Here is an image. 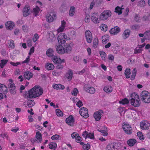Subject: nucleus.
<instances>
[{
  "label": "nucleus",
  "instance_id": "ddd939ff",
  "mask_svg": "<svg viewBox=\"0 0 150 150\" xmlns=\"http://www.w3.org/2000/svg\"><path fill=\"white\" fill-rule=\"evenodd\" d=\"M103 113V111L102 110L96 112L94 114V117L96 120L97 121L100 120Z\"/></svg>",
  "mask_w": 150,
  "mask_h": 150
},
{
  "label": "nucleus",
  "instance_id": "a878e982",
  "mask_svg": "<svg viewBox=\"0 0 150 150\" xmlns=\"http://www.w3.org/2000/svg\"><path fill=\"white\" fill-rule=\"evenodd\" d=\"M66 24V22L64 21H61V26L57 30L58 33L62 32L64 30Z\"/></svg>",
  "mask_w": 150,
  "mask_h": 150
},
{
  "label": "nucleus",
  "instance_id": "f257e3e1",
  "mask_svg": "<svg viewBox=\"0 0 150 150\" xmlns=\"http://www.w3.org/2000/svg\"><path fill=\"white\" fill-rule=\"evenodd\" d=\"M43 91V90L40 86H35L28 91V96L30 98L39 97L42 94Z\"/></svg>",
  "mask_w": 150,
  "mask_h": 150
},
{
  "label": "nucleus",
  "instance_id": "0eeeda50",
  "mask_svg": "<svg viewBox=\"0 0 150 150\" xmlns=\"http://www.w3.org/2000/svg\"><path fill=\"white\" fill-rule=\"evenodd\" d=\"M67 37V36L64 33L59 34L58 37V42L62 44H64L66 42Z\"/></svg>",
  "mask_w": 150,
  "mask_h": 150
},
{
  "label": "nucleus",
  "instance_id": "aec40b11",
  "mask_svg": "<svg viewBox=\"0 0 150 150\" xmlns=\"http://www.w3.org/2000/svg\"><path fill=\"white\" fill-rule=\"evenodd\" d=\"M84 89L87 92L91 94H94L95 92V89L93 87H87L85 86Z\"/></svg>",
  "mask_w": 150,
  "mask_h": 150
},
{
  "label": "nucleus",
  "instance_id": "6e6552de",
  "mask_svg": "<svg viewBox=\"0 0 150 150\" xmlns=\"http://www.w3.org/2000/svg\"><path fill=\"white\" fill-rule=\"evenodd\" d=\"M140 125L141 129L146 130L149 129L150 123L146 120H143L140 122Z\"/></svg>",
  "mask_w": 150,
  "mask_h": 150
},
{
  "label": "nucleus",
  "instance_id": "6ab92c4d",
  "mask_svg": "<svg viewBox=\"0 0 150 150\" xmlns=\"http://www.w3.org/2000/svg\"><path fill=\"white\" fill-rule=\"evenodd\" d=\"M55 16V15L52 13L47 14L46 16L47 21L49 22H52Z\"/></svg>",
  "mask_w": 150,
  "mask_h": 150
},
{
  "label": "nucleus",
  "instance_id": "4468645a",
  "mask_svg": "<svg viewBox=\"0 0 150 150\" xmlns=\"http://www.w3.org/2000/svg\"><path fill=\"white\" fill-rule=\"evenodd\" d=\"M82 135L85 139L89 138L91 139H93L94 138L93 133L88 132L86 131L83 132Z\"/></svg>",
  "mask_w": 150,
  "mask_h": 150
},
{
  "label": "nucleus",
  "instance_id": "69168bd1",
  "mask_svg": "<svg viewBox=\"0 0 150 150\" xmlns=\"http://www.w3.org/2000/svg\"><path fill=\"white\" fill-rule=\"evenodd\" d=\"M98 131L101 132L102 133V135L103 136H107L108 135V134L107 132L105 130H102L101 129L98 130Z\"/></svg>",
  "mask_w": 150,
  "mask_h": 150
},
{
  "label": "nucleus",
  "instance_id": "7ed1b4c3",
  "mask_svg": "<svg viewBox=\"0 0 150 150\" xmlns=\"http://www.w3.org/2000/svg\"><path fill=\"white\" fill-rule=\"evenodd\" d=\"M52 61L55 64H61L62 63H64L65 60L64 59H62L60 57L57 55H54L52 57ZM57 69H62L63 66L61 65H58L57 66Z\"/></svg>",
  "mask_w": 150,
  "mask_h": 150
},
{
  "label": "nucleus",
  "instance_id": "a211bd4d",
  "mask_svg": "<svg viewBox=\"0 0 150 150\" xmlns=\"http://www.w3.org/2000/svg\"><path fill=\"white\" fill-rule=\"evenodd\" d=\"M35 141L38 143L41 142L42 140V134L39 131H37L35 135Z\"/></svg>",
  "mask_w": 150,
  "mask_h": 150
},
{
  "label": "nucleus",
  "instance_id": "4d7b16f0",
  "mask_svg": "<svg viewBox=\"0 0 150 150\" xmlns=\"http://www.w3.org/2000/svg\"><path fill=\"white\" fill-rule=\"evenodd\" d=\"M137 135L140 140H142L144 139V137L142 133L141 132H138L137 133Z\"/></svg>",
  "mask_w": 150,
  "mask_h": 150
},
{
  "label": "nucleus",
  "instance_id": "9d476101",
  "mask_svg": "<svg viewBox=\"0 0 150 150\" xmlns=\"http://www.w3.org/2000/svg\"><path fill=\"white\" fill-rule=\"evenodd\" d=\"M99 16L98 14L96 13H93L91 16V19L92 21L95 24L99 23L100 19L98 18Z\"/></svg>",
  "mask_w": 150,
  "mask_h": 150
},
{
  "label": "nucleus",
  "instance_id": "f03ea898",
  "mask_svg": "<svg viewBox=\"0 0 150 150\" xmlns=\"http://www.w3.org/2000/svg\"><path fill=\"white\" fill-rule=\"evenodd\" d=\"M131 99L130 102L131 105L134 107L139 106L140 104V99L139 95L135 93H133L131 95Z\"/></svg>",
  "mask_w": 150,
  "mask_h": 150
},
{
  "label": "nucleus",
  "instance_id": "0e129e2a",
  "mask_svg": "<svg viewBox=\"0 0 150 150\" xmlns=\"http://www.w3.org/2000/svg\"><path fill=\"white\" fill-rule=\"evenodd\" d=\"M143 50L142 49L139 48L137 47L134 49V53L137 54L141 53Z\"/></svg>",
  "mask_w": 150,
  "mask_h": 150
},
{
  "label": "nucleus",
  "instance_id": "412c9836",
  "mask_svg": "<svg viewBox=\"0 0 150 150\" xmlns=\"http://www.w3.org/2000/svg\"><path fill=\"white\" fill-rule=\"evenodd\" d=\"M120 31V29L118 27H115L114 28H112L110 31V34L113 35L117 34Z\"/></svg>",
  "mask_w": 150,
  "mask_h": 150
},
{
  "label": "nucleus",
  "instance_id": "4c0bfd02",
  "mask_svg": "<svg viewBox=\"0 0 150 150\" xmlns=\"http://www.w3.org/2000/svg\"><path fill=\"white\" fill-rule=\"evenodd\" d=\"M75 8L74 6H71L70 7L69 13V14L70 16H74L75 13Z\"/></svg>",
  "mask_w": 150,
  "mask_h": 150
},
{
  "label": "nucleus",
  "instance_id": "a18cd8bd",
  "mask_svg": "<svg viewBox=\"0 0 150 150\" xmlns=\"http://www.w3.org/2000/svg\"><path fill=\"white\" fill-rule=\"evenodd\" d=\"M107 150H115V146L114 144H108L107 146Z\"/></svg>",
  "mask_w": 150,
  "mask_h": 150
},
{
  "label": "nucleus",
  "instance_id": "bb28decb",
  "mask_svg": "<svg viewBox=\"0 0 150 150\" xmlns=\"http://www.w3.org/2000/svg\"><path fill=\"white\" fill-rule=\"evenodd\" d=\"M54 51L52 48H49L47 49L46 51V54L49 57H52L54 55Z\"/></svg>",
  "mask_w": 150,
  "mask_h": 150
},
{
  "label": "nucleus",
  "instance_id": "dca6fc26",
  "mask_svg": "<svg viewBox=\"0 0 150 150\" xmlns=\"http://www.w3.org/2000/svg\"><path fill=\"white\" fill-rule=\"evenodd\" d=\"M30 12V9L29 6H26L23 8V13L24 16H26L28 15Z\"/></svg>",
  "mask_w": 150,
  "mask_h": 150
},
{
  "label": "nucleus",
  "instance_id": "c85d7f7f",
  "mask_svg": "<svg viewBox=\"0 0 150 150\" xmlns=\"http://www.w3.org/2000/svg\"><path fill=\"white\" fill-rule=\"evenodd\" d=\"M103 90L106 93H109L112 92V88L111 86L107 85L104 87Z\"/></svg>",
  "mask_w": 150,
  "mask_h": 150
},
{
  "label": "nucleus",
  "instance_id": "c03bdc74",
  "mask_svg": "<svg viewBox=\"0 0 150 150\" xmlns=\"http://www.w3.org/2000/svg\"><path fill=\"white\" fill-rule=\"evenodd\" d=\"M8 60L5 59H2L1 60V63L0 64V66L1 68H3L4 66L6 65L7 62Z\"/></svg>",
  "mask_w": 150,
  "mask_h": 150
},
{
  "label": "nucleus",
  "instance_id": "603ef678",
  "mask_svg": "<svg viewBox=\"0 0 150 150\" xmlns=\"http://www.w3.org/2000/svg\"><path fill=\"white\" fill-rule=\"evenodd\" d=\"M82 148L83 150H88L90 148L91 146L89 144L87 143V144H83Z\"/></svg>",
  "mask_w": 150,
  "mask_h": 150
},
{
  "label": "nucleus",
  "instance_id": "b1692460",
  "mask_svg": "<svg viewBox=\"0 0 150 150\" xmlns=\"http://www.w3.org/2000/svg\"><path fill=\"white\" fill-rule=\"evenodd\" d=\"M24 76L25 79H27L29 80L30 79L32 78L33 74L30 71H27L24 72Z\"/></svg>",
  "mask_w": 150,
  "mask_h": 150
},
{
  "label": "nucleus",
  "instance_id": "c756f323",
  "mask_svg": "<svg viewBox=\"0 0 150 150\" xmlns=\"http://www.w3.org/2000/svg\"><path fill=\"white\" fill-rule=\"evenodd\" d=\"M65 53H69L72 50V47L69 44L66 43L64 45Z\"/></svg>",
  "mask_w": 150,
  "mask_h": 150
},
{
  "label": "nucleus",
  "instance_id": "bf43d9fd",
  "mask_svg": "<svg viewBox=\"0 0 150 150\" xmlns=\"http://www.w3.org/2000/svg\"><path fill=\"white\" fill-rule=\"evenodd\" d=\"M90 16L88 14L86 15L85 16L84 21L86 23H88L90 22Z\"/></svg>",
  "mask_w": 150,
  "mask_h": 150
},
{
  "label": "nucleus",
  "instance_id": "20e7f679",
  "mask_svg": "<svg viewBox=\"0 0 150 150\" xmlns=\"http://www.w3.org/2000/svg\"><path fill=\"white\" fill-rule=\"evenodd\" d=\"M141 98L144 102L149 103L150 102V93L146 91H143L141 93Z\"/></svg>",
  "mask_w": 150,
  "mask_h": 150
},
{
  "label": "nucleus",
  "instance_id": "774afa93",
  "mask_svg": "<svg viewBox=\"0 0 150 150\" xmlns=\"http://www.w3.org/2000/svg\"><path fill=\"white\" fill-rule=\"evenodd\" d=\"M79 136V134L76 132H74L71 134V137L72 139H76Z\"/></svg>",
  "mask_w": 150,
  "mask_h": 150
},
{
  "label": "nucleus",
  "instance_id": "2eb2a0df",
  "mask_svg": "<svg viewBox=\"0 0 150 150\" xmlns=\"http://www.w3.org/2000/svg\"><path fill=\"white\" fill-rule=\"evenodd\" d=\"M57 53L59 54H63L65 53V48L63 46L59 45L57 46L56 48Z\"/></svg>",
  "mask_w": 150,
  "mask_h": 150
},
{
  "label": "nucleus",
  "instance_id": "72a5a7b5",
  "mask_svg": "<svg viewBox=\"0 0 150 150\" xmlns=\"http://www.w3.org/2000/svg\"><path fill=\"white\" fill-rule=\"evenodd\" d=\"M73 72L71 70H69L66 74V78L69 80L70 81L72 77Z\"/></svg>",
  "mask_w": 150,
  "mask_h": 150
},
{
  "label": "nucleus",
  "instance_id": "49530a36",
  "mask_svg": "<svg viewBox=\"0 0 150 150\" xmlns=\"http://www.w3.org/2000/svg\"><path fill=\"white\" fill-rule=\"evenodd\" d=\"M144 35L146 40H150V30L144 32Z\"/></svg>",
  "mask_w": 150,
  "mask_h": 150
},
{
  "label": "nucleus",
  "instance_id": "5fc2aeb1",
  "mask_svg": "<svg viewBox=\"0 0 150 150\" xmlns=\"http://www.w3.org/2000/svg\"><path fill=\"white\" fill-rule=\"evenodd\" d=\"M35 102L33 100H29L27 103V105L29 107H31L34 106L35 105Z\"/></svg>",
  "mask_w": 150,
  "mask_h": 150
},
{
  "label": "nucleus",
  "instance_id": "ea45409f",
  "mask_svg": "<svg viewBox=\"0 0 150 150\" xmlns=\"http://www.w3.org/2000/svg\"><path fill=\"white\" fill-rule=\"evenodd\" d=\"M49 147L51 149L54 150L57 147V144L55 143L51 142L48 144Z\"/></svg>",
  "mask_w": 150,
  "mask_h": 150
},
{
  "label": "nucleus",
  "instance_id": "338daca9",
  "mask_svg": "<svg viewBox=\"0 0 150 150\" xmlns=\"http://www.w3.org/2000/svg\"><path fill=\"white\" fill-rule=\"evenodd\" d=\"M79 92L78 89L76 88H74L71 92V94L73 95L76 96Z\"/></svg>",
  "mask_w": 150,
  "mask_h": 150
},
{
  "label": "nucleus",
  "instance_id": "8fccbe9b",
  "mask_svg": "<svg viewBox=\"0 0 150 150\" xmlns=\"http://www.w3.org/2000/svg\"><path fill=\"white\" fill-rule=\"evenodd\" d=\"M98 40L97 38H95L93 41V47L94 48H96L98 45Z\"/></svg>",
  "mask_w": 150,
  "mask_h": 150
},
{
  "label": "nucleus",
  "instance_id": "6e6d98bb",
  "mask_svg": "<svg viewBox=\"0 0 150 150\" xmlns=\"http://www.w3.org/2000/svg\"><path fill=\"white\" fill-rule=\"evenodd\" d=\"M54 35L52 33H50L49 38L48 39L50 42H52L54 40Z\"/></svg>",
  "mask_w": 150,
  "mask_h": 150
},
{
  "label": "nucleus",
  "instance_id": "a19ab883",
  "mask_svg": "<svg viewBox=\"0 0 150 150\" xmlns=\"http://www.w3.org/2000/svg\"><path fill=\"white\" fill-rule=\"evenodd\" d=\"M55 112L56 115L58 117H62L63 116V113L60 109H56Z\"/></svg>",
  "mask_w": 150,
  "mask_h": 150
},
{
  "label": "nucleus",
  "instance_id": "7c9ffc66",
  "mask_svg": "<svg viewBox=\"0 0 150 150\" xmlns=\"http://www.w3.org/2000/svg\"><path fill=\"white\" fill-rule=\"evenodd\" d=\"M130 30L129 29H127L122 34V37L124 39H126L129 36Z\"/></svg>",
  "mask_w": 150,
  "mask_h": 150
},
{
  "label": "nucleus",
  "instance_id": "f8f14e48",
  "mask_svg": "<svg viewBox=\"0 0 150 150\" xmlns=\"http://www.w3.org/2000/svg\"><path fill=\"white\" fill-rule=\"evenodd\" d=\"M88 110L86 108L82 107L79 110V113L82 116L85 118H87L89 116L88 114Z\"/></svg>",
  "mask_w": 150,
  "mask_h": 150
},
{
  "label": "nucleus",
  "instance_id": "58836bf2",
  "mask_svg": "<svg viewBox=\"0 0 150 150\" xmlns=\"http://www.w3.org/2000/svg\"><path fill=\"white\" fill-rule=\"evenodd\" d=\"M122 7L123 6H122L120 8L119 6H117L115 8V12L119 15L121 14L122 13V10L123 9V8H122Z\"/></svg>",
  "mask_w": 150,
  "mask_h": 150
},
{
  "label": "nucleus",
  "instance_id": "680f3d73",
  "mask_svg": "<svg viewBox=\"0 0 150 150\" xmlns=\"http://www.w3.org/2000/svg\"><path fill=\"white\" fill-rule=\"evenodd\" d=\"M39 37L38 34L37 33H35L34 35V36L33 38V40L34 42H36L37 40L39 39Z\"/></svg>",
  "mask_w": 150,
  "mask_h": 150
},
{
  "label": "nucleus",
  "instance_id": "e433bc0d",
  "mask_svg": "<svg viewBox=\"0 0 150 150\" xmlns=\"http://www.w3.org/2000/svg\"><path fill=\"white\" fill-rule=\"evenodd\" d=\"M130 70V69L128 68H127L125 71V74L127 79H129L130 77L131 72Z\"/></svg>",
  "mask_w": 150,
  "mask_h": 150
},
{
  "label": "nucleus",
  "instance_id": "4be33fe9",
  "mask_svg": "<svg viewBox=\"0 0 150 150\" xmlns=\"http://www.w3.org/2000/svg\"><path fill=\"white\" fill-rule=\"evenodd\" d=\"M52 87L55 89H56L59 90H62L64 89V86L62 84H54L52 85Z\"/></svg>",
  "mask_w": 150,
  "mask_h": 150
},
{
  "label": "nucleus",
  "instance_id": "f704fd0d",
  "mask_svg": "<svg viewBox=\"0 0 150 150\" xmlns=\"http://www.w3.org/2000/svg\"><path fill=\"white\" fill-rule=\"evenodd\" d=\"M102 42L103 44H105L109 40V36L107 35H105L102 38Z\"/></svg>",
  "mask_w": 150,
  "mask_h": 150
},
{
  "label": "nucleus",
  "instance_id": "37998d69",
  "mask_svg": "<svg viewBox=\"0 0 150 150\" xmlns=\"http://www.w3.org/2000/svg\"><path fill=\"white\" fill-rule=\"evenodd\" d=\"M137 74V69H134L132 71V75L130 77V79L132 80L134 79Z\"/></svg>",
  "mask_w": 150,
  "mask_h": 150
},
{
  "label": "nucleus",
  "instance_id": "13d9d810",
  "mask_svg": "<svg viewBox=\"0 0 150 150\" xmlns=\"http://www.w3.org/2000/svg\"><path fill=\"white\" fill-rule=\"evenodd\" d=\"M138 5L141 7H144L145 5V2L144 0H141L138 2Z\"/></svg>",
  "mask_w": 150,
  "mask_h": 150
},
{
  "label": "nucleus",
  "instance_id": "39448f33",
  "mask_svg": "<svg viewBox=\"0 0 150 150\" xmlns=\"http://www.w3.org/2000/svg\"><path fill=\"white\" fill-rule=\"evenodd\" d=\"M111 14V12L108 10H105L100 15L99 17L101 20L105 21L110 17Z\"/></svg>",
  "mask_w": 150,
  "mask_h": 150
},
{
  "label": "nucleus",
  "instance_id": "9b49d317",
  "mask_svg": "<svg viewBox=\"0 0 150 150\" xmlns=\"http://www.w3.org/2000/svg\"><path fill=\"white\" fill-rule=\"evenodd\" d=\"M85 36L87 42L89 43H91L93 38L92 34L91 31L89 30H86L85 33Z\"/></svg>",
  "mask_w": 150,
  "mask_h": 150
},
{
  "label": "nucleus",
  "instance_id": "473e14b6",
  "mask_svg": "<svg viewBox=\"0 0 150 150\" xmlns=\"http://www.w3.org/2000/svg\"><path fill=\"white\" fill-rule=\"evenodd\" d=\"M8 47L11 49H13L15 47V44L13 40H12L8 41Z\"/></svg>",
  "mask_w": 150,
  "mask_h": 150
},
{
  "label": "nucleus",
  "instance_id": "2f4dec72",
  "mask_svg": "<svg viewBox=\"0 0 150 150\" xmlns=\"http://www.w3.org/2000/svg\"><path fill=\"white\" fill-rule=\"evenodd\" d=\"M40 8L38 6H36L33 8L32 12L35 16H36L40 11Z\"/></svg>",
  "mask_w": 150,
  "mask_h": 150
},
{
  "label": "nucleus",
  "instance_id": "864d4df0",
  "mask_svg": "<svg viewBox=\"0 0 150 150\" xmlns=\"http://www.w3.org/2000/svg\"><path fill=\"white\" fill-rule=\"evenodd\" d=\"M61 138L60 136L58 134H56L52 136L51 138L52 140H58L59 139Z\"/></svg>",
  "mask_w": 150,
  "mask_h": 150
},
{
  "label": "nucleus",
  "instance_id": "de8ad7c7",
  "mask_svg": "<svg viewBox=\"0 0 150 150\" xmlns=\"http://www.w3.org/2000/svg\"><path fill=\"white\" fill-rule=\"evenodd\" d=\"M100 54L103 60H105L106 59V54L105 52L103 51H100Z\"/></svg>",
  "mask_w": 150,
  "mask_h": 150
},
{
  "label": "nucleus",
  "instance_id": "052dcab7",
  "mask_svg": "<svg viewBox=\"0 0 150 150\" xmlns=\"http://www.w3.org/2000/svg\"><path fill=\"white\" fill-rule=\"evenodd\" d=\"M76 142L78 143H80L81 145H83L84 144L83 142H81V137L78 136V137L76 139Z\"/></svg>",
  "mask_w": 150,
  "mask_h": 150
},
{
  "label": "nucleus",
  "instance_id": "3c124183",
  "mask_svg": "<svg viewBox=\"0 0 150 150\" xmlns=\"http://www.w3.org/2000/svg\"><path fill=\"white\" fill-rule=\"evenodd\" d=\"M118 111L120 114H124L127 110H125L124 107H120L118 108Z\"/></svg>",
  "mask_w": 150,
  "mask_h": 150
},
{
  "label": "nucleus",
  "instance_id": "f3484780",
  "mask_svg": "<svg viewBox=\"0 0 150 150\" xmlns=\"http://www.w3.org/2000/svg\"><path fill=\"white\" fill-rule=\"evenodd\" d=\"M66 122L68 125L73 126L74 124V119L72 115H70L66 119Z\"/></svg>",
  "mask_w": 150,
  "mask_h": 150
},
{
  "label": "nucleus",
  "instance_id": "1a4fd4ad",
  "mask_svg": "<svg viewBox=\"0 0 150 150\" xmlns=\"http://www.w3.org/2000/svg\"><path fill=\"white\" fill-rule=\"evenodd\" d=\"M122 128L126 134H131L132 133V127L129 124H125L123 126Z\"/></svg>",
  "mask_w": 150,
  "mask_h": 150
},
{
  "label": "nucleus",
  "instance_id": "393cba45",
  "mask_svg": "<svg viewBox=\"0 0 150 150\" xmlns=\"http://www.w3.org/2000/svg\"><path fill=\"white\" fill-rule=\"evenodd\" d=\"M0 92L6 94L7 93V88L5 85L0 83Z\"/></svg>",
  "mask_w": 150,
  "mask_h": 150
},
{
  "label": "nucleus",
  "instance_id": "09e8293b",
  "mask_svg": "<svg viewBox=\"0 0 150 150\" xmlns=\"http://www.w3.org/2000/svg\"><path fill=\"white\" fill-rule=\"evenodd\" d=\"M100 29L102 31H106L107 30V26L105 24H102L100 26Z\"/></svg>",
  "mask_w": 150,
  "mask_h": 150
},
{
  "label": "nucleus",
  "instance_id": "cd10ccee",
  "mask_svg": "<svg viewBox=\"0 0 150 150\" xmlns=\"http://www.w3.org/2000/svg\"><path fill=\"white\" fill-rule=\"evenodd\" d=\"M45 67L48 70H53L54 67V65L51 63H47L45 64Z\"/></svg>",
  "mask_w": 150,
  "mask_h": 150
},
{
  "label": "nucleus",
  "instance_id": "e2e57ef3",
  "mask_svg": "<svg viewBox=\"0 0 150 150\" xmlns=\"http://www.w3.org/2000/svg\"><path fill=\"white\" fill-rule=\"evenodd\" d=\"M61 71H58L57 70H54L52 72V74L54 76H58L60 75Z\"/></svg>",
  "mask_w": 150,
  "mask_h": 150
},
{
  "label": "nucleus",
  "instance_id": "423d86ee",
  "mask_svg": "<svg viewBox=\"0 0 150 150\" xmlns=\"http://www.w3.org/2000/svg\"><path fill=\"white\" fill-rule=\"evenodd\" d=\"M8 83L11 93L15 94L16 93V87L15 84L13 82V80L11 79H9L8 81Z\"/></svg>",
  "mask_w": 150,
  "mask_h": 150
},
{
  "label": "nucleus",
  "instance_id": "c9c22d12",
  "mask_svg": "<svg viewBox=\"0 0 150 150\" xmlns=\"http://www.w3.org/2000/svg\"><path fill=\"white\" fill-rule=\"evenodd\" d=\"M136 140L133 139H131L129 140L127 142V143L130 146H133L136 143Z\"/></svg>",
  "mask_w": 150,
  "mask_h": 150
},
{
  "label": "nucleus",
  "instance_id": "79ce46f5",
  "mask_svg": "<svg viewBox=\"0 0 150 150\" xmlns=\"http://www.w3.org/2000/svg\"><path fill=\"white\" fill-rule=\"evenodd\" d=\"M119 103L120 104L122 105L127 104L129 103V101L127 99L125 98L119 101Z\"/></svg>",
  "mask_w": 150,
  "mask_h": 150
},
{
  "label": "nucleus",
  "instance_id": "5701e85b",
  "mask_svg": "<svg viewBox=\"0 0 150 150\" xmlns=\"http://www.w3.org/2000/svg\"><path fill=\"white\" fill-rule=\"evenodd\" d=\"M14 26V23L11 21H8L6 24V28L9 30H12Z\"/></svg>",
  "mask_w": 150,
  "mask_h": 150
}]
</instances>
